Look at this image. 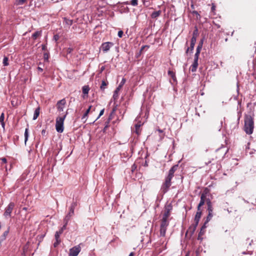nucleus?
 <instances>
[{
    "mask_svg": "<svg viewBox=\"0 0 256 256\" xmlns=\"http://www.w3.org/2000/svg\"><path fill=\"white\" fill-rule=\"evenodd\" d=\"M60 240H56V242L54 244V246L56 248L58 245L60 244Z\"/></svg>",
    "mask_w": 256,
    "mask_h": 256,
    "instance_id": "nucleus-42",
    "label": "nucleus"
},
{
    "mask_svg": "<svg viewBox=\"0 0 256 256\" xmlns=\"http://www.w3.org/2000/svg\"><path fill=\"white\" fill-rule=\"evenodd\" d=\"M42 50H46V44H42Z\"/></svg>",
    "mask_w": 256,
    "mask_h": 256,
    "instance_id": "nucleus-54",
    "label": "nucleus"
},
{
    "mask_svg": "<svg viewBox=\"0 0 256 256\" xmlns=\"http://www.w3.org/2000/svg\"><path fill=\"white\" fill-rule=\"evenodd\" d=\"M24 134V142H25V143H26V142H27V140H28V128H26Z\"/></svg>",
    "mask_w": 256,
    "mask_h": 256,
    "instance_id": "nucleus-33",
    "label": "nucleus"
},
{
    "mask_svg": "<svg viewBox=\"0 0 256 256\" xmlns=\"http://www.w3.org/2000/svg\"><path fill=\"white\" fill-rule=\"evenodd\" d=\"M204 38H202L200 41L198 42V46L196 47V52H200V51L202 50L203 43H204Z\"/></svg>",
    "mask_w": 256,
    "mask_h": 256,
    "instance_id": "nucleus-18",
    "label": "nucleus"
},
{
    "mask_svg": "<svg viewBox=\"0 0 256 256\" xmlns=\"http://www.w3.org/2000/svg\"><path fill=\"white\" fill-rule=\"evenodd\" d=\"M54 237L56 240H60V235L58 234V232L55 233Z\"/></svg>",
    "mask_w": 256,
    "mask_h": 256,
    "instance_id": "nucleus-45",
    "label": "nucleus"
},
{
    "mask_svg": "<svg viewBox=\"0 0 256 256\" xmlns=\"http://www.w3.org/2000/svg\"><path fill=\"white\" fill-rule=\"evenodd\" d=\"M198 225L196 224H192L187 230L186 233V236H187L188 234L190 237H191L194 234Z\"/></svg>",
    "mask_w": 256,
    "mask_h": 256,
    "instance_id": "nucleus-11",
    "label": "nucleus"
},
{
    "mask_svg": "<svg viewBox=\"0 0 256 256\" xmlns=\"http://www.w3.org/2000/svg\"><path fill=\"white\" fill-rule=\"evenodd\" d=\"M72 216L68 214L64 219V222L66 223V224H68V222L70 220Z\"/></svg>",
    "mask_w": 256,
    "mask_h": 256,
    "instance_id": "nucleus-26",
    "label": "nucleus"
},
{
    "mask_svg": "<svg viewBox=\"0 0 256 256\" xmlns=\"http://www.w3.org/2000/svg\"><path fill=\"white\" fill-rule=\"evenodd\" d=\"M110 122L108 120H106L105 122L104 126H106V128H108L110 126V125H109Z\"/></svg>",
    "mask_w": 256,
    "mask_h": 256,
    "instance_id": "nucleus-50",
    "label": "nucleus"
},
{
    "mask_svg": "<svg viewBox=\"0 0 256 256\" xmlns=\"http://www.w3.org/2000/svg\"><path fill=\"white\" fill-rule=\"evenodd\" d=\"M64 20V24L68 26H72L73 24V20L70 19H68L66 17L63 18Z\"/></svg>",
    "mask_w": 256,
    "mask_h": 256,
    "instance_id": "nucleus-21",
    "label": "nucleus"
},
{
    "mask_svg": "<svg viewBox=\"0 0 256 256\" xmlns=\"http://www.w3.org/2000/svg\"><path fill=\"white\" fill-rule=\"evenodd\" d=\"M194 46H195V44H190V47H188L186 50V54H188L189 51H190V52L192 53L193 52V50H194Z\"/></svg>",
    "mask_w": 256,
    "mask_h": 256,
    "instance_id": "nucleus-27",
    "label": "nucleus"
},
{
    "mask_svg": "<svg viewBox=\"0 0 256 256\" xmlns=\"http://www.w3.org/2000/svg\"><path fill=\"white\" fill-rule=\"evenodd\" d=\"M254 122L250 116H246L244 118V130L246 134H250L253 132Z\"/></svg>",
    "mask_w": 256,
    "mask_h": 256,
    "instance_id": "nucleus-2",
    "label": "nucleus"
},
{
    "mask_svg": "<svg viewBox=\"0 0 256 256\" xmlns=\"http://www.w3.org/2000/svg\"><path fill=\"white\" fill-rule=\"evenodd\" d=\"M104 108H103L100 111V114H99V116H98V117L96 119V120H97L98 118H99L102 115L104 114Z\"/></svg>",
    "mask_w": 256,
    "mask_h": 256,
    "instance_id": "nucleus-44",
    "label": "nucleus"
},
{
    "mask_svg": "<svg viewBox=\"0 0 256 256\" xmlns=\"http://www.w3.org/2000/svg\"><path fill=\"white\" fill-rule=\"evenodd\" d=\"M108 84V83L106 82L104 80H102V84L100 87L101 90H104L106 88L105 86H107Z\"/></svg>",
    "mask_w": 256,
    "mask_h": 256,
    "instance_id": "nucleus-36",
    "label": "nucleus"
},
{
    "mask_svg": "<svg viewBox=\"0 0 256 256\" xmlns=\"http://www.w3.org/2000/svg\"><path fill=\"white\" fill-rule=\"evenodd\" d=\"M205 202L206 201H204V200H200V203L198 204L197 208L198 210H201L200 207L204 204Z\"/></svg>",
    "mask_w": 256,
    "mask_h": 256,
    "instance_id": "nucleus-37",
    "label": "nucleus"
},
{
    "mask_svg": "<svg viewBox=\"0 0 256 256\" xmlns=\"http://www.w3.org/2000/svg\"><path fill=\"white\" fill-rule=\"evenodd\" d=\"M215 10H216V6H214V4H212V6L211 8V10H212V12H214Z\"/></svg>",
    "mask_w": 256,
    "mask_h": 256,
    "instance_id": "nucleus-58",
    "label": "nucleus"
},
{
    "mask_svg": "<svg viewBox=\"0 0 256 256\" xmlns=\"http://www.w3.org/2000/svg\"><path fill=\"white\" fill-rule=\"evenodd\" d=\"M64 230L60 228L59 230L56 231V232H58V234L60 235L61 234H62Z\"/></svg>",
    "mask_w": 256,
    "mask_h": 256,
    "instance_id": "nucleus-55",
    "label": "nucleus"
},
{
    "mask_svg": "<svg viewBox=\"0 0 256 256\" xmlns=\"http://www.w3.org/2000/svg\"><path fill=\"white\" fill-rule=\"evenodd\" d=\"M123 34H124V32L122 30H120L118 32V36L119 38H122V36H123Z\"/></svg>",
    "mask_w": 256,
    "mask_h": 256,
    "instance_id": "nucleus-43",
    "label": "nucleus"
},
{
    "mask_svg": "<svg viewBox=\"0 0 256 256\" xmlns=\"http://www.w3.org/2000/svg\"><path fill=\"white\" fill-rule=\"evenodd\" d=\"M126 82V79L124 78H122V81L120 82V84L116 88L115 90L114 91L112 98L114 100H116L118 98V92L122 88V86H124V83Z\"/></svg>",
    "mask_w": 256,
    "mask_h": 256,
    "instance_id": "nucleus-5",
    "label": "nucleus"
},
{
    "mask_svg": "<svg viewBox=\"0 0 256 256\" xmlns=\"http://www.w3.org/2000/svg\"><path fill=\"white\" fill-rule=\"evenodd\" d=\"M26 0H18V4H22L26 2Z\"/></svg>",
    "mask_w": 256,
    "mask_h": 256,
    "instance_id": "nucleus-51",
    "label": "nucleus"
},
{
    "mask_svg": "<svg viewBox=\"0 0 256 256\" xmlns=\"http://www.w3.org/2000/svg\"><path fill=\"white\" fill-rule=\"evenodd\" d=\"M172 210V206L171 204L166 205L164 206V211L162 216L168 218L170 215V212Z\"/></svg>",
    "mask_w": 256,
    "mask_h": 256,
    "instance_id": "nucleus-9",
    "label": "nucleus"
},
{
    "mask_svg": "<svg viewBox=\"0 0 256 256\" xmlns=\"http://www.w3.org/2000/svg\"><path fill=\"white\" fill-rule=\"evenodd\" d=\"M198 28L196 26H195V29H194V30L193 32H192V38H197V37H198Z\"/></svg>",
    "mask_w": 256,
    "mask_h": 256,
    "instance_id": "nucleus-31",
    "label": "nucleus"
},
{
    "mask_svg": "<svg viewBox=\"0 0 256 256\" xmlns=\"http://www.w3.org/2000/svg\"><path fill=\"white\" fill-rule=\"evenodd\" d=\"M82 92L84 94H88L90 90V88L88 86H84L82 88Z\"/></svg>",
    "mask_w": 256,
    "mask_h": 256,
    "instance_id": "nucleus-29",
    "label": "nucleus"
},
{
    "mask_svg": "<svg viewBox=\"0 0 256 256\" xmlns=\"http://www.w3.org/2000/svg\"><path fill=\"white\" fill-rule=\"evenodd\" d=\"M178 168V164L173 166L168 170V174L165 176L164 182L160 186V192L163 194H166L170 190L172 184V180L174 176V174Z\"/></svg>",
    "mask_w": 256,
    "mask_h": 256,
    "instance_id": "nucleus-1",
    "label": "nucleus"
},
{
    "mask_svg": "<svg viewBox=\"0 0 256 256\" xmlns=\"http://www.w3.org/2000/svg\"><path fill=\"white\" fill-rule=\"evenodd\" d=\"M38 70L39 72H42L43 71V69L40 66L38 67Z\"/></svg>",
    "mask_w": 256,
    "mask_h": 256,
    "instance_id": "nucleus-64",
    "label": "nucleus"
},
{
    "mask_svg": "<svg viewBox=\"0 0 256 256\" xmlns=\"http://www.w3.org/2000/svg\"><path fill=\"white\" fill-rule=\"evenodd\" d=\"M67 114L68 112H66V114L62 116H59L56 118V129L58 132L62 133L64 132V122Z\"/></svg>",
    "mask_w": 256,
    "mask_h": 256,
    "instance_id": "nucleus-3",
    "label": "nucleus"
},
{
    "mask_svg": "<svg viewBox=\"0 0 256 256\" xmlns=\"http://www.w3.org/2000/svg\"><path fill=\"white\" fill-rule=\"evenodd\" d=\"M60 38V36L58 34H55L54 35V40L56 41V42H57Z\"/></svg>",
    "mask_w": 256,
    "mask_h": 256,
    "instance_id": "nucleus-48",
    "label": "nucleus"
},
{
    "mask_svg": "<svg viewBox=\"0 0 256 256\" xmlns=\"http://www.w3.org/2000/svg\"><path fill=\"white\" fill-rule=\"evenodd\" d=\"M228 150L226 146H222L216 150V152L219 154V157L224 158L228 152Z\"/></svg>",
    "mask_w": 256,
    "mask_h": 256,
    "instance_id": "nucleus-12",
    "label": "nucleus"
},
{
    "mask_svg": "<svg viewBox=\"0 0 256 256\" xmlns=\"http://www.w3.org/2000/svg\"><path fill=\"white\" fill-rule=\"evenodd\" d=\"M206 224H205L204 223L202 226L200 228V230L198 234V240H202V236L203 235L205 232V229L206 228Z\"/></svg>",
    "mask_w": 256,
    "mask_h": 256,
    "instance_id": "nucleus-14",
    "label": "nucleus"
},
{
    "mask_svg": "<svg viewBox=\"0 0 256 256\" xmlns=\"http://www.w3.org/2000/svg\"><path fill=\"white\" fill-rule=\"evenodd\" d=\"M161 14V10H159L158 11H154L151 14V17L152 18H156L158 17Z\"/></svg>",
    "mask_w": 256,
    "mask_h": 256,
    "instance_id": "nucleus-23",
    "label": "nucleus"
},
{
    "mask_svg": "<svg viewBox=\"0 0 256 256\" xmlns=\"http://www.w3.org/2000/svg\"><path fill=\"white\" fill-rule=\"evenodd\" d=\"M112 114H112V113L110 114L109 115L108 118L107 120H108L110 122V120L112 119Z\"/></svg>",
    "mask_w": 256,
    "mask_h": 256,
    "instance_id": "nucleus-59",
    "label": "nucleus"
},
{
    "mask_svg": "<svg viewBox=\"0 0 256 256\" xmlns=\"http://www.w3.org/2000/svg\"><path fill=\"white\" fill-rule=\"evenodd\" d=\"M117 106H118V105L116 104L114 106L110 113L114 114L116 112V109H117Z\"/></svg>",
    "mask_w": 256,
    "mask_h": 256,
    "instance_id": "nucleus-47",
    "label": "nucleus"
},
{
    "mask_svg": "<svg viewBox=\"0 0 256 256\" xmlns=\"http://www.w3.org/2000/svg\"><path fill=\"white\" fill-rule=\"evenodd\" d=\"M206 204L208 206V213L212 214L213 213V207L212 206V202L210 198H208L206 200Z\"/></svg>",
    "mask_w": 256,
    "mask_h": 256,
    "instance_id": "nucleus-16",
    "label": "nucleus"
},
{
    "mask_svg": "<svg viewBox=\"0 0 256 256\" xmlns=\"http://www.w3.org/2000/svg\"><path fill=\"white\" fill-rule=\"evenodd\" d=\"M14 207V204L12 202H10L8 206L6 208L4 215L6 216H11V213Z\"/></svg>",
    "mask_w": 256,
    "mask_h": 256,
    "instance_id": "nucleus-7",
    "label": "nucleus"
},
{
    "mask_svg": "<svg viewBox=\"0 0 256 256\" xmlns=\"http://www.w3.org/2000/svg\"><path fill=\"white\" fill-rule=\"evenodd\" d=\"M206 188L201 194L200 200H204V201L206 202L207 199H206V196L207 192H206Z\"/></svg>",
    "mask_w": 256,
    "mask_h": 256,
    "instance_id": "nucleus-32",
    "label": "nucleus"
},
{
    "mask_svg": "<svg viewBox=\"0 0 256 256\" xmlns=\"http://www.w3.org/2000/svg\"><path fill=\"white\" fill-rule=\"evenodd\" d=\"M168 74L169 76H170L173 80L174 82H176V78L175 74V73L172 71V70H168Z\"/></svg>",
    "mask_w": 256,
    "mask_h": 256,
    "instance_id": "nucleus-28",
    "label": "nucleus"
},
{
    "mask_svg": "<svg viewBox=\"0 0 256 256\" xmlns=\"http://www.w3.org/2000/svg\"><path fill=\"white\" fill-rule=\"evenodd\" d=\"M212 216H213L212 214L208 213L204 223L205 224H207L210 221V220L212 219Z\"/></svg>",
    "mask_w": 256,
    "mask_h": 256,
    "instance_id": "nucleus-30",
    "label": "nucleus"
},
{
    "mask_svg": "<svg viewBox=\"0 0 256 256\" xmlns=\"http://www.w3.org/2000/svg\"><path fill=\"white\" fill-rule=\"evenodd\" d=\"M198 62H193L192 64L190 67V70L192 72H196L198 66Z\"/></svg>",
    "mask_w": 256,
    "mask_h": 256,
    "instance_id": "nucleus-20",
    "label": "nucleus"
},
{
    "mask_svg": "<svg viewBox=\"0 0 256 256\" xmlns=\"http://www.w3.org/2000/svg\"><path fill=\"white\" fill-rule=\"evenodd\" d=\"M170 222L168 218L163 217L160 221V236H166L167 228L169 225Z\"/></svg>",
    "mask_w": 256,
    "mask_h": 256,
    "instance_id": "nucleus-4",
    "label": "nucleus"
},
{
    "mask_svg": "<svg viewBox=\"0 0 256 256\" xmlns=\"http://www.w3.org/2000/svg\"><path fill=\"white\" fill-rule=\"evenodd\" d=\"M77 206H78L77 200L73 201L70 207L69 212H68V214L74 216V210H75Z\"/></svg>",
    "mask_w": 256,
    "mask_h": 256,
    "instance_id": "nucleus-13",
    "label": "nucleus"
},
{
    "mask_svg": "<svg viewBox=\"0 0 256 256\" xmlns=\"http://www.w3.org/2000/svg\"><path fill=\"white\" fill-rule=\"evenodd\" d=\"M4 114L2 113L0 116V123L2 125V126H4Z\"/></svg>",
    "mask_w": 256,
    "mask_h": 256,
    "instance_id": "nucleus-35",
    "label": "nucleus"
},
{
    "mask_svg": "<svg viewBox=\"0 0 256 256\" xmlns=\"http://www.w3.org/2000/svg\"><path fill=\"white\" fill-rule=\"evenodd\" d=\"M196 41V38L192 37L191 38V40H190V44H195Z\"/></svg>",
    "mask_w": 256,
    "mask_h": 256,
    "instance_id": "nucleus-46",
    "label": "nucleus"
},
{
    "mask_svg": "<svg viewBox=\"0 0 256 256\" xmlns=\"http://www.w3.org/2000/svg\"><path fill=\"white\" fill-rule=\"evenodd\" d=\"M1 160H2V162L3 163H4V164H5V163H6V161H7V160H6V158H2L1 159Z\"/></svg>",
    "mask_w": 256,
    "mask_h": 256,
    "instance_id": "nucleus-61",
    "label": "nucleus"
},
{
    "mask_svg": "<svg viewBox=\"0 0 256 256\" xmlns=\"http://www.w3.org/2000/svg\"><path fill=\"white\" fill-rule=\"evenodd\" d=\"M40 107L38 106L37 108H36V110H34V116H33V118H32L33 120H36V119H37V118H38V116L40 115Z\"/></svg>",
    "mask_w": 256,
    "mask_h": 256,
    "instance_id": "nucleus-19",
    "label": "nucleus"
},
{
    "mask_svg": "<svg viewBox=\"0 0 256 256\" xmlns=\"http://www.w3.org/2000/svg\"><path fill=\"white\" fill-rule=\"evenodd\" d=\"M46 130L45 129H43L42 130V136H44L45 134H46Z\"/></svg>",
    "mask_w": 256,
    "mask_h": 256,
    "instance_id": "nucleus-60",
    "label": "nucleus"
},
{
    "mask_svg": "<svg viewBox=\"0 0 256 256\" xmlns=\"http://www.w3.org/2000/svg\"><path fill=\"white\" fill-rule=\"evenodd\" d=\"M192 14H196V16L198 17V16L199 17H200V14H198V12L196 11V10H194L192 12Z\"/></svg>",
    "mask_w": 256,
    "mask_h": 256,
    "instance_id": "nucleus-52",
    "label": "nucleus"
},
{
    "mask_svg": "<svg viewBox=\"0 0 256 256\" xmlns=\"http://www.w3.org/2000/svg\"><path fill=\"white\" fill-rule=\"evenodd\" d=\"M49 58V54L48 53H44V58L45 61H48Z\"/></svg>",
    "mask_w": 256,
    "mask_h": 256,
    "instance_id": "nucleus-39",
    "label": "nucleus"
},
{
    "mask_svg": "<svg viewBox=\"0 0 256 256\" xmlns=\"http://www.w3.org/2000/svg\"><path fill=\"white\" fill-rule=\"evenodd\" d=\"M114 44L112 42H103L100 46V49L102 50L104 53L107 52L110 48L112 47Z\"/></svg>",
    "mask_w": 256,
    "mask_h": 256,
    "instance_id": "nucleus-6",
    "label": "nucleus"
},
{
    "mask_svg": "<svg viewBox=\"0 0 256 256\" xmlns=\"http://www.w3.org/2000/svg\"><path fill=\"white\" fill-rule=\"evenodd\" d=\"M81 248L80 246H75L70 250L68 256H77Z\"/></svg>",
    "mask_w": 256,
    "mask_h": 256,
    "instance_id": "nucleus-8",
    "label": "nucleus"
},
{
    "mask_svg": "<svg viewBox=\"0 0 256 256\" xmlns=\"http://www.w3.org/2000/svg\"><path fill=\"white\" fill-rule=\"evenodd\" d=\"M202 214V211L198 210V212H196V214L194 218V224H196V225H198V222L200 220V218H201Z\"/></svg>",
    "mask_w": 256,
    "mask_h": 256,
    "instance_id": "nucleus-15",
    "label": "nucleus"
},
{
    "mask_svg": "<svg viewBox=\"0 0 256 256\" xmlns=\"http://www.w3.org/2000/svg\"><path fill=\"white\" fill-rule=\"evenodd\" d=\"M141 126V124L139 122H138L134 125L135 127V132L138 134L139 135L140 134L141 130L140 129V127Z\"/></svg>",
    "mask_w": 256,
    "mask_h": 256,
    "instance_id": "nucleus-22",
    "label": "nucleus"
},
{
    "mask_svg": "<svg viewBox=\"0 0 256 256\" xmlns=\"http://www.w3.org/2000/svg\"><path fill=\"white\" fill-rule=\"evenodd\" d=\"M136 168V166L135 164H133L131 167V170L133 172Z\"/></svg>",
    "mask_w": 256,
    "mask_h": 256,
    "instance_id": "nucleus-49",
    "label": "nucleus"
},
{
    "mask_svg": "<svg viewBox=\"0 0 256 256\" xmlns=\"http://www.w3.org/2000/svg\"><path fill=\"white\" fill-rule=\"evenodd\" d=\"M67 225L68 224H66V223H64V226L60 228L64 231L66 228Z\"/></svg>",
    "mask_w": 256,
    "mask_h": 256,
    "instance_id": "nucleus-53",
    "label": "nucleus"
},
{
    "mask_svg": "<svg viewBox=\"0 0 256 256\" xmlns=\"http://www.w3.org/2000/svg\"><path fill=\"white\" fill-rule=\"evenodd\" d=\"M92 108V106H90L87 109V110L84 113V114H83L82 118V120H84V119H86L87 117H88V114H89V112H90V110H91V108Z\"/></svg>",
    "mask_w": 256,
    "mask_h": 256,
    "instance_id": "nucleus-25",
    "label": "nucleus"
},
{
    "mask_svg": "<svg viewBox=\"0 0 256 256\" xmlns=\"http://www.w3.org/2000/svg\"><path fill=\"white\" fill-rule=\"evenodd\" d=\"M66 104V100L65 98H62L58 100L56 103V107L59 112H62Z\"/></svg>",
    "mask_w": 256,
    "mask_h": 256,
    "instance_id": "nucleus-10",
    "label": "nucleus"
},
{
    "mask_svg": "<svg viewBox=\"0 0 256 256\" xmlns=\"http://www.w3.org/2000/svg\"><path fill=\"white\" fill-rule=\"evenodd\" d=\"M8 58L6 56H4L3 59L2 64L4 66H8L9 64L8 62Z\"/></svg>",
    "mask_w": 256,
    "mask_h": 256,
    "instance_id": "nucleus-34",
    "label": "nucleus"
},
{
    "mask_svg": "<svg viewBox=\"0 0 256 256\" xmlns=\"http://www.w3.org/2000/svg\"><path fill=\"white\" fill-rule=\"evenodd\" d=\"M142 3L144 6H148V5H146V2H148V1L146 0H142Z\"/></svg>",
    "mask_w": 256,
    "mask_h": 256,
    "instance_id": "nucleus-63",
    "label": "nucleus"
},
{
    "mask_svg": "<svg viewBox=\"0 0 256 256\" xmlns=\"http://www.w3.org/2000/svg\"><path fill=\"white\" fill-rule=\"evenodd\" d=\"M73 51V48H68L66 49V54H70Z\"/></svg>",
    "mask_w": 256,
    "mask_h": 256,
    "instance_id": "nucleus-41",
    "label": "nucleus"
},
{
    "mask_svg": "<svg viewBox=\"0 0 256 256\" xmlns=\"http://www.w3.org/2000/svg\"><path fill=\"white\" fill-rule=\"evenodd\" d=\"M138 0H132L130 4L133 6H136L138 5Z\"/></svg>",
    "mask_w": 256,
    "mask_h": 256,
    "instance_id": "nucleus-40",
    "label": "nucleus"
},
{
    "mask_svg": "<svg viewBox=\"0 0 256 256\" xmlns=\"http://www.w3.org/2000/svg\"><path fill=\"white\" fill-rule=\"evenodd\" d=\"M64 230L60 228L59 230L56 231V232H58V234L60 235L61 234H62Z\"/></svg>",
    "mask_w": 256,
    "mask_h": 256,
    "instance_id": "nucleus-56",
    "label": "nucleus"
},
{
    "mask_svg": "<svg viewBox=\"0 0 256 256\" xmlns=\"http://www.w3.org/2000/svg\"><path fill=\"white\" fill-rule=\"evenodd\" d=\"M8 232L9 228H8V230L4 232L2 234L1 236L0 237V244H1V243L6 239Z\"/></svg>",
    "mask_w": 256,
    "mask_h": 256,
    "instance_id": "nucleus-17",
    "label": "nucleus"
},
{
    "mask_svg": "<svg viewBox=\"0 0 256 256\" xmlns=\"http://www.w3.org/2000/svg\"><path fill=\"white\" fill-rule=\"evenodd\" d=\"M145 48H149V46H146H146H143L141 48L140 50H141V51H142V50H143Z\"/></svg>",
    "mask_w": 256,
    "mask_h": 256,
    "instance_id": "nucleus-62",
    "label": "nucleus"
},
{
    "mask_svg": "<svg viewBox=\"0 0 256 256\" xmlns=\"http://www.w3.org/2000/svg\"><path fill=\"white\" fill-rule=\"evenodd\" d=\"M200 54V53L198 52H196V54H194V62H198Z\"/></svg>",
    "mask_w": 256,
    "mask_h": 256,
    "instance_id": "nucleus-38",
    "label": "nucleus"
},
{
    "mask_svg": "<svg viewBox=\"0 0 256 256\" xmlns=\"http://www.w3.org/2000/svg\"><path fill=\"white\" fill-rule=\"evenodd\" d=\"M42 30L40 31H36L35 32H34L32 36V38L34 40H36L38 37L42 36Z\"/></svg>",
    "mask_w": 256,
    "mask_h": 256,
    "instance_id": "nucleus-24",
    "label": "nucleus"
},
{
    "mask_svg": "<svg viewBox=\"0 0 256 256\" xmlns=\"http://www.w3.org/2000/svg\"><path fill=\"white\" fill-rule=\"evenodd\" d=\"M64 230L60 228L59 230L56 231V232H58V234L60 235L61 234H62Z\"/></svg>",
    "mask_w": 256,
    "mask_h": 256,
    "instance_id": "nucleus-57",
    "label": "nucleus"
}]
</instances>
